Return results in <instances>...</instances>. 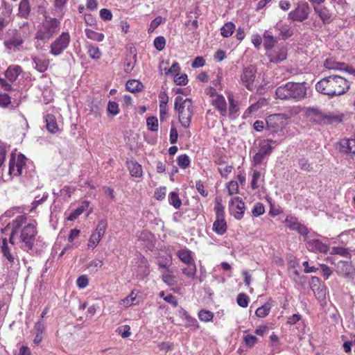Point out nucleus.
Instances as JSON below:
<instances>
[{
	"label": "nucleus",
	"instance_id": "obj_1",
	"mask_svg": "<svg viewBox=\"0 0 355 355\" xmlns=\"http://www.w3.org/2000/svg\"><path fill=\"white\" fill-rule=\"evenodd\" d=\"M36 225L35 221L27 223L26 215L17 216L5 228L10 230V243L14 245L19 239L22 249L32 250L37 234Z\"/></svg>",
	"mask_w": 355,
	"mask_h": 355
},
{
	"label": "nucleus",
	"instance_id": "obj_2",
	"mask_svg": "<svg viewBox=\"0 0 355 355\" xmlns=\"http://www.w3.org/2000/svg\"><path fill=\"white\" fill-rule=\"evenodd\" d=\"M316 90L330 96H339L345 94L349 89V81L340 76H329L315 85Z\"/></svg>",
	"mask_w": 355,
	"mask_h": 355
},
{
	"label": "nucleus",
	"instance_id": "obj_3",
	"mask_svg": "<svg viewBox=\"0 0 355 355\" xmlns=\"http://www.w3.org/2000/svg\"><path fill=\"white\" fill-rule=\"evenodd\" d=\"M175 110L178 112L179 121L184 128H189L193 114V103L190 98L183 99L177 96L175 100Z\"/></svg>",
	"mask_w": 355,
	"mask_h": 355
},
{
	"label": "nucleus",
	"instance_id": "obj_4",
	"mask_svg": "<svg viewBox=\"0 0 355 355\" xmlns=\"http://www.w3.org/2000/svg\"><path fill=\"white\" fill-rule=\"evenodd\" d=\"M60 31V21L55 18H46L39 27L35 39L48 42Z\"/></svg>",
	"mask_w": 355,
	"mask_h": 355
},
{
	"label": "nucleus",
	"instance_id": "obj_5",
	"mask_svg": "<svg viewBox=\"0 0 355 355\" xmlns=\"http://www.w3.org/2000/svg\"><path fill=\"white\" fill-rule=\"evenodd\" d=\"M315 233L309 230V233L305 234L304 241L306 243V247L310 252L314 253H326L328 250L327 244L322 243L315 237Z\"/></svg>",
	"mask_w": 355,
	"mask_h": 355
},
{
	"label": "nucleus",
	"instance_id": "obj_6",
	"mask_svg": "<svg viewBox=\"0 0 355 355\" xmlns=\"http://www.w3.org/2000/svg\"><path fill=\"white\" fill-rule=\"evenodd\" d=\"M71 42L69 32H63L51 44L50 53L58 56L62 54L67 49Z\"/></svg>",
	"mask_w": 355,
	"mask_h": 355
},
{
	"label": "nucleus",
	"instance_id": "obj_7",
	"mask_svg": "<svg viewBox=\"0 0 355 355\" xmlns=\"http://www.w3.org/2000/svg\"><path fill=\"white\" fill-rule=\"evenodd\" d=\"M26 158L22 154H12L9 163V173L11 175L19 176L22 174L26 165Z\"/></svg>",
	"mask_w": 355,
	"mask_h": 355
},
{
	"label": "nucleus",
	"instance_id": "obj_8",
	"mask_svg": "<svg viewBox=\"0 0 355 355\" xmlns=\"http://www.w3.org/2000/svg\"><path fill=\"white\" fill-rule=\"evenodd\" d=\"M287 116L284 114H271L266 119L267 128L272 132L282 130L286 124Z\"/></svg>",
	"mask_w": 355,
	"mask_h": 355
},
{
	"label": "nucleus",
	"instance_id": "obj_9",
	"mask_svg": "<svg viewBox=\"0 0 355 355\" xmlns=\"http://www.w3.org/2000/svg\"><path fill=\"white\" fill-rule=\"evenodd\" d=\"M310 8L306 2L299 3L295 10L288 14V19L293 21H303L309 15Z\"/></svg>",
	"mask_w": 355,
	"mask_h": 355
},
{
	"label": "nucleus",
	"instance_id": "obj_10",
	"mask_svg": "<svg viewBox=\"0 0 355 355\" xmlns=\"http://www.w3.org/2000/svg\"><path fill=\"white\" fill-rule=\"evenodd\" d=\"M257 69L254 66H249L243 69L241 74V83L248 90H253L256 79Z\"/></svg>",
	"mask_w": 355,
	"mask_h": 355
},
{
	"label": "nucleus",
	"instance_id": "obj_11",
	"mask_svg": "<svg viewBox=\"0 0 355 355\" xmlns=\"http://www.w3.org/2000/svg\"><path fill=\"white\" fill-rule=\"evenodd\" d=\"M272 142V141L269 139L260 141L258 152L253 157V161L255 164L261 163L263 159L270 154L273 148L271 146Z\"/></svg>",
	"mask_w": 355,
	"mask_h": 355
},
{
	"label": "nucleus",
	"instance_id": "obj_12",
	"mask_svg": "<svg viewBox=\"0 0 355 355\" xmlns=\"http://www.w3.org/2000/svg\"><path fill=\"white\" fill-rule=\"evenodd\" d=\"M229 209L234 217L240 220L243 218L245 212V204L239 197L232 198L230 202Z\"/></svg>",
	"mask_w": 355,
	"mask_h": 355
},
{
	"label": "nucleus",
	"instance_id": "obj_13",
	"mask_svg": "<svg viewBox=\"0 0 355 355\" xmlns=\"http://www.w3.org/2000/svg\"><path fill=\"white\" fill-rule=\"evenodd\" d=\"M284 223L286 226L291 230H295L303 236L309 233V230L304 225L301 224L298 219L293 216H288Z\"/></svg>",
	"mask_w": 355,
	"mask_h": 355
},
{
	"label": "nucleus",
	"instance_id": "obj_14",
	"mask_svg": "<svg viewBox=\"0 0 355 355\" xmlns=\"http://www.w3.org/2000/svg\"><path fill=\"white\" fill-rule=\"evenodd\" d=\"M324 66L328 69L344 70L355 78V68L345 65L344 63L336 62L333 58H327L324 62Z\"/></svg>",
	"mask_w": 355,
	"mask_h": 355
},
{
	"label": "nucleus",
	"instance_id": "obj_15",
	"mask_svg": "<svg viewBox=\"0 0 355 355\" xmlns=\"http://www.w3.org/2000/svg\"><path fill=\"white\" fill-rule=\"evenodd\" d=\"M335 263L336 271L338 275L344 277H351L353 272V266L352 263L347 261L337 260L336 257L334 258Z\"/></svg>",
	"mask_w": 355,
	"mask_h": 355
},
{
	"label": "nucleus",
	"instance_id": "obj_16",
	"mask_svg": "<svg viewBox=\"0 0 355 355\" xmlns=\"http://www.w3.org/2000/svg\"><path fill=\"white\" fill-rule=\"evenodd\" d=\"M291 98L303 99L306 94V87L304 83H288Z\"/></svg>",
	"mask_w": 355,
	"mask_h": 355
},
{
	"label": "nucleus",
	"instance_id": "obj_17",
	"mask_svg": "<svg viewBox=\"0 0 355 355\" xmlns=\"http://www.w3.org/2000/svg\"><path fill=\"white\" fill-rule=\"evenodd\" d=\"M1 249L3 256L8 261V263H6L8 267H12L13 265L16 263L17 259L15 257V256L10 252V250L8 245L6 238L3 239Z\"/></svg>",
	"mask_w": 355,
	"mask_h": 355
},
{
	"label": "nucleus",
	"instance_id": "obj_18",
	"mask_svg": "<svg viewBox=\"0 0 355 355\" xmlns=\"http://www.w3.org/2000/svg\"><path fill=\"white\" fill-rule=\"evenodd\" d=\"M339 150L342 153L355 155V139H343L339 143Z\"/></svg>",
	"mask_w": 355,
	"mask_h": 355
},
{
	"label": "nucleus",
	"instance_id": "obj_19",
	"mask_svg": "<svg viewBox=\"0 0 355 355\" xmlns=\"http://www.w3.org/2000/svg\"><path fill=\"white\" fill-rule=\"evenodd\" d=\"M177 256L179 259L185 265L191 264L193 263V262H195L194 253L186 247L179 250L177 252Z\"/></svg>",
	"mask_w": 355,
	"mask_h": 355
},
{
	"label": "nucleus",
	"instance_id": "obj_20",
	"mask_svg": "<svg viewBox=\"0 0 355 355\" xmlns=\"http://www.w3.org/2000/svg\"><path fill=\"white\" fill-rule=\"evenodd\" d=\"M313 10L324 24H329L331 21V14L326 7L315 4L313 6Z\"/></svg>",
	"mask_w": 355,
	"mask_h": 355
},
{
	"label": "nucleus",
	"instance_id": "obj_21",
	"mask_svg": "<svg viewBox=\"0 0 355 355\" xmlns=\"http://www.w3.org/2000/svg\"><path fill=\"white\" fill-rule=\"evenodd\" d=\"M211 101V104L216 107L223 116H226L227 114V103L225 97L222 94L216 96V98Z\"/></svg>",
	"mask_w": 355,
	"mask_h": 355
},
{
	"label": "nucleus",
	"instance_id": "obj_22",
	"mask_svg": "<svg viewBox=\"0 0 355 355\" xmlns=\"http://www.w3.org/2000/svg\"><path fill=\"white\" fill-rule=\"evenodd\" d=\"M287 51L285 47L277 48L271 51L268 56L270 62H279L286 58Z\"/></svg>",
	"mask_w": 355,
	"mask_h": 355
},
{
	"label": "nucleus",
	"instance_id": "obj_23",
	"mask_svg": "<svg viewBox=\"0 0 355 355\" xmlns=\"http://www.w3.org/2000/svg\"><path fill=\"white\" fill-rule=\"evenodd\" d=\"M22 69L19 65H10L5 72L6 77L10 81H15L21 73Z\"/></svg>",
	"mask_w": 355,
	"mask_h": 355
},
{
	"label": "nucleus",
	"instance_id": "obj_24",
	"mask_svg": "<svg viewBox=\"0 0 355 355\" xmlns=\"http://www.w3.org/2000/svg\"><path fill=\"white\" fill-rule=\"evenodd\" d=\"M227 229V223L224 218H216L213 223V231L218 235L224 234Z\"/></svg>",
	"mask_w": 355,
	"mask_h": 355
},
{
	"label": "nucleus",
	"instance_id": "obj_25",
	"mask_svg": "<svg viewBox=\"0 0 355 355\" xmlns=\"http://www.w3.org/2000/svg\"><path fill=\"white\" fill-rule=\"evenodd\" d=\"M46 127L51 133H56L59 131L56 119L54 115L47 114L45 116Z\"/></svg>",
	"mask_w": 355,
	"mask_h": 355
},
{
	"label": "nucleus",
	"instance_id": "obj_26",
	"mask_svg": "<svg viewBox=\"0 0 355 355\" xmlns=\"http://www.w3.org/2000/svg\"><path fill=\"white\" fill-rule=\"evenodd\" d=\"M290 89H291L289 88L288 83L282 86H279V87L277 88L275 92L277 97L281 100L291 99V96Z\"/></svg>",
	"mask_w": 355,
	"mask_h": 355
},
{
	"label": "nucleus",
	"instance_id": "obj_27",
	"mask_svg": "<svg viewBox=\"0 0 355 355\" xmlns=\"http://www.w3.org/2000/svg\"><path fill=\"white\" fill-rule=\"evenodd\" d=\"M128 168L132 176L141 178L143 174L141 166L135 161L127 162Z\"/></svg>",
	"mask_w": 355,
	"mask_h": 355
},
{
	"label": "nucleus",
	"instance_id": "obj_28",
	"mask_svg": "<svg viewBox=\"0 0 355 355\" xmlns=\"http://www.w3.org/2000/svg\"><path fill=\"white\" fill-rule=\"evenodd\" d=\"M182 273L189 279L196 278L197 267L195 262L191 264H186V267L182 268Z\"/></svg>",
	"mask_w": 355,
	"mask_h": 355
},
{
	"label": "nucleus",
	"instance_id": "obj_29",
	"mask_svg": "<svg viewBox=\"0 0 355 355\" xmlns=\"http://www.w3.org/2000/svg\"><path fill=\"white\" fill-rule=\"evenodd\" d=\"M276 28L279 31V34L283 39H287L293 35L290 26L282 22L277 23Z\"/></svg>",
	"mask_w": 355,
	"mask_h": 355
},
{
	"label": "nucleus",
	"instance_id": "obj_30",
	"mask_svg": "<svg viewBox=\"0 0 355 355\" xmlns=\"http://www.w3.org/2000/svg\"><path fill=\"white\" fill-rule=\"evenodd\" d=\"M33 60L34 64H35V68L39 72L42 73L46 71L49 64V60L48 59L34 57Z\"/></svg>",
	"mask_w": 355,
	"mask_h": 355
},
{
	"label": "nucleus",
	"instance_id": "obj_31",
	"mask_svg": "<svg viewBox=\"0 0 355 355\" xmlns=\"http://www.w3.org/2000/svg\"><path fill=\"white\" fill-rule=\"evenodd\" d=\"M89 202L88 201H84L81 203L80 206L73 211L69 216L67 217L68 220H76L80 214L83 213L89 207Z\"/></svg>",
	"mask_w": 355,
	"mask_h": 355
},
{
	"label": "nucleus",
	"instance_id": "obj_32",
	"mask_svg": "<svg viewBox=\"0 0 355 355\" xmlns=\"http://www.w3.org/2000/svg\"><path fill=\"white\" fill-rule=\"evenodd\" d=\"M34 329L35 331V336L33 342L35 344L38 345L43 338L44 325L42 322H37L34 327Z\"/></svg>",
	"mask_w": 355,
	"mask_h": 355
},
{
	"label": "nucleus",
	"instance_id": "obj_33",
	"mask_svg": "<svg viewBox=\"0 0 355 355\" xmlns=\"http://www.w3.org/2000/svg\"><path fill=\"white\" fill-rule=\"evenodd\" d=\"M86 48L87 49V53L92 59L98 60L101 58L102 53L97 46L92 44H87Z\"/></svg>",
	"mask_w": 355,
	"mask_h": 355
},
{
	"label": "nucleus",
	"instance_id": "obj_34",
	"mask_svg": "<svg viewBox=\"0 0 355 355\" xmlns=\"http://www.w3.org/2000/svg\"><path fill=\"white\" fill-rule=\"evenodd\" d=\"M85 33L86 37L93 41L95 42H102L103 41L105 36L103 33L96 32L93 30H91L89 28H85Z\"/></svg>",
	"mask_w": 355,
	"mask_h": 355
},
{
	"label": "nucleus",
	"instance_id": "obj_35",
	"mask_svg": "<svg viewBox=\"0 0 355 355\" xmlns=\"http://www.w3.org/2000/svg\"><path fill=\"white\" fill-rule=\"evenodd\" d=\"M320 279L317 277H313L310 281V286L312 291L315 293L318 291V297H323L324 292L320 289Z\"/></svg>",
	"mask_w": 355,
	"mask_h": 355
},
{
	"label": "nucleus",
	"instance_id": "obj_36",
	"mask_svg": "<svg viewBox=\"0 0 355 355\" xmlns=\"http://www.w3.org/2000/svg\"><path fill=\"white\" fill-rule=\"evenodd\" d=\"M136 297L137 295L135 293V291H132L128 296L120 301L119 305L123 306L124 308H128L133 304H137V302H135Z\"/></svg>",
	"mask_w": 355,
	"mask_h": 355
},
{
	"label": "nucleus",
	"instance_id": "obj_37",
	"mask_svg": "<svg viewBox=\"0 0 355 355\" xmlns=\"http://www.w3.org/2000/svg\"><path fill=\"white\" fill-rule=\"evenodd\" d=\"M271 307L272 304L268 302L261 307L258 308L255 311V314L259 318H265L270 313Z\"/></svg>",
	"mask_w": 355,
	"mask_h": 355
},
{
	"label": "nucleus",
	"instance_id": "obj_38",
	"mask_svg": "<svg viewBox=\"0 0 355 355\" xmlns=\"http://www.w3.org/2000/svg\"><path fill=\"white\" fill-rule=\"evenodd\" d=\"M23 43V39L21 36L17 33L9 40L6 42V45L8 48L11 49L12 47H18Z\"/></svg>",
	"mask_w": 355,
	"mask_h": 355
},
{
	"label": "nucleus",
	"instance_id": "obj_39",
	"mask_svg": "<svg viewBox=\"0 0 355 355\" xmlns=\"http://www.w3.org/2000/svg\"><path fill=\"white\" fill-rule=\"evenodd\" d=\"M263 40H264V46L266 49H271L274 47L276 40L272 35L271 33L269 31H266L263 34Z\"/></svg>",
	"mask_w": 355,
	"mask_h": 355
},
{
	"label": "nucleus",
	"instance_id": "obj_40",
	"mask_svg": "<svg viewBox=\"0 0 355 355\" xmlns=\"http://www.w3.org/2000/svg\"><path fill=\"white\" fill-rule=\"evenodd\" d=\"M234 29V24L232 22H227L220 28V33L224 37H228L232 35Z\"/></svg>",
	"mask_w": 355,
	"mask_h": 355
},
{
	"label": "nucleus",
	"instance_id": "obj_41",
	"mask_svg": "<svg viewBox=\"0 0 355 355\" xmlns=\"http://www.w3.org/2000/svg\"><path fill=\"white\" fill-rule=\"evenodd\" d=\"M142 87V84L137 80H130L126 83V89L130 92H136L140 91Z\"/></svg>",
	"mask_w": 355,
	"mask_h": 355
},
{
	"label": "nucleus",
	"instance_id": "obj_42",
	"mask_svg": "<svg viewBox=\"0 0 355 355\" xmlns=\"http://www.w3.org/2000/svg\"><path fill=\"white\" fill-rule=\"evenodd\" d=\"M168 201L170 205H173L175 209H179L182 205L178 194L175 192H171L168 195Z\"/></svg>",
	"mask_w": 355,
	"mask_h": 355
},
{
	"label": "nucleus",
	"instance_id": "obj_43",
	"mask_svg": "<svg viewBox=\"0 0 355 355\" xmlns=\"http://www.w3.org/2000/svg\"><path fill=\"white\" fill-rule=\"evenodd\" d=\"M107 227V223L106 220H104V219L101 220L98 222L97 227L93 233L96 234V235L103 238L105 233V230H106Z\"/></svg>",
	"mask_w": 355,
	"mask_h": 355
},
{
	"label": "nucleus",
	"instance_id": "obj_44",
	"mask_svg": "<svg viewBox=\"0 0 355 355\" xmlns=\"http://www.w3.org/2000/svg\"><path fill=\"white\" fill-rule=\"evenodd\" d=\"M19 12L21 16L27 17L30 12V6L28 0H21L19 6Z\"/></svg>",
	"mask_w": 355,
	"mask_h": 355
},
{
	"label": "nucleus",
	"instance_id": "obj_45",
	"mask_svg": "<svg viewBox=\"0 0 355 355\" xmlns=\"http://www.w3.org/2000/svg\"><path fill=\"white\" fill-rule=\"evenodd\" d=\"M136 62V55L127 58L125 60L124 71L130 73L135 67Z\"/></svg>",
	"mask_w": 355,
	"mask_h": 355
},
{
	"label": "nucleus",
	"instance_id": "obj_46",
	"mask_svg": "<svg viewBox=\"0 0 355 355\" xmlns=\"http://www.w3.org/2000/svg\"><path fill=\"white\" fill-rule=\"evenodd\" d=\"M214 210L216 212V218H224V207L222 205V199L219 197L216 198Z\"/></svg>",
	"mask_w": 355,
	"mask_h": 355
},
{
	"label": "nucleus",
	"instance_id": "obj_47",
	"mask_svg": "<svg viewBox=\"0 0 355 355\" xmlns=\"http://www.w3.org/2000/svg\"><path fill=\"white\" fill-rule=\"evenodd\" d=\"M177 162L178 166L183 169L188 168L190 165V159L186 154L179 155Z\"/></svg>",
	"mask_w": 355,
	"mask_h": 355
},
{
	"label": "nucleus",
	"instance_id": "obj_48",
	"mask_svg": "<svg viewBox=\"0 0 355 355\" xmlns=\"http://www.w3.org/2000/svg\"><path fill=\"white\" fill-rule=\"evenodd\" d=\"M103 265L102 260L94 259L88 264V269L92 272H97Z\"/></svg>",
	"mask_w": 355,
	"mask_h": 355
},
{
	"label": "nucleus",
	"instance_id": "obj_49",
	"mask_svg": "<svg viewBox=\"0 0 355 355\" xmlns=\"http://www.w3.org/2000/svg\"><path fill=\"white\" fill-rule=\"evenodd\" d=\"M102 238L96 234L92 233L89 239L87 247L89 249H94L100 243Z\"/></svg>",
	"mask_w": 355,
	"mask_h": 355
},
{
	"label": "nucleus",
	"instance_id": "obj_50",
	"mask_svg": "<svg viewBox=\"0 0 355 355\" xmlns=\"http://www.w3.org/2000/svg\"><path fill=\"white\" fill-rule=\"evenodd\" d=\"M229 101V109L227 110V112L230 116H232L236 113L239 110L237 104L234 101L233 95L230 94L227 96Z\"/></svg>",
	"mask_w": 355,
	"mask_h": 355
},
{
	"label": "nucleus",
	"instance_id": "obj_51",
	"mask_svg": "<svg viewBox=\"0 0 355 355\" xmlns=\"http://www.w3.org/2000/svg\"><path fill=\"white\" fill-rule=\"evenodd\" d=\"M148 128L153 132L158 130V120L155 116H150L146 120Z\"/></svg>",
	"mask_w": 355,
	"mask_h": 355
},
{
	"label": "nucleus",
	"instance_id": "obj_52",
	"mask_svg": "<svg viewBox=\"0 0 355 355\" xmlns=\"http://www.w3.org/2000/svg\"><path fill=\"white\" fill-rule=\"evenodd\" d=\"M214 313L209 311L202 309L198 313V318L201 321L209 322L213 319Z\"/></svg>",
	"mask_w": 355,
	"mask_h": 355
},
{
	"label": "nucleus",
	"instance_id": "obj_53",
	"mask_svg": "<svg viewBox=\"0 0 355 355\" xmlns=\"http://www.w3.org/2000/svg\"><path fill=\"white\" fill-rule=\"evenodd\" d=\"M116 332L122 338H128L131 335L130 327L127 324L119 327L116 329Z\"/></svg>",
	"mask_w": 355,
	"mask_h": 355
},
{
	"label": "nucleus",
	"instance_id": "obj_54",
	"mask_svg": "<svg viewBox=\"0 0 355 355\" xmlns=\"http://www.w3.org/2000/svg\"><path fill=\"white\" fill-rule=\"evenodd\" d=\"M236 301L240 306L245 308L248 305L249 297L247 295L244 293H240L237 296Z\"/></svg>",
	"mask_w": 355,
	"mask_h": 355
},
{
	"label": "nucleus",
	"instance_id": "obj_55",
	"mask_svg": "<svg viewBox=\"0 0 355 355\" xmlns=\"http://www.w3.org/2000/svg\"><path fill=\"white\" fill-rule=\"evenodd\" d=\"M180 71V67L178 62H174L169 69H164V71L166 74H171L173 76L179 75V72Z\"/></svg>",
	"mask_w": 355,
	"mask_h": 355
},
{
	"label": "nucleus",
	"instance_id": "obj_56",
	"mask_svg": "<svg viewBox=\"0 0 355 355\" xmlns=\"http://www.w3.org/2000/svg\"><path fill=\"white\" fill-rule=\"evenodd\" d=\"M265 212V208L261 203H256L254 206V208L252 210V214L253 216L257 217L262 214H263Z\"/></svg>",
	"mask_w": 355,
	"mask_h": 355
},
{
	"label": "nucleus",
	"instance_id": "obj_57",
	"mask_svg": "<svg viewBox=\"0 0 355 355\" xmlns=\"http://www.w3.org/2000/svg\"><path fill=\"white\" fill-rule=\"evenodd\" d=\"M107 112L114 116L117 115L119 113L118 103L114 101H109L107 104Z\"/></svg>",
	"mask_w": 355,
	"mask_h": 355
},
{
	"label": "nucleus",
	"instance_id": "obj_58",
	"mask_svg": "<svg viewBox=\"0 0 355 355\" xmlns=\"http://www.w3.org/2000/svg\"><path fill=\"white\" fill-rule=\"evenodd\" d=\"M166 45V40L164 37H157L154 40V46L158 51H162L164 49Z\"/></svg>",
	"mask_w": 355,
	"mask_h": 355
},
{
	"label": "nucleus",
	"instance_id": "obj_59",
	"mask_svg": "<svg viewBox=\"0 0 355 355\" xmlns=\"http://www.w3.org/2000/svg\"><path fill=\"white\" fill-rule=\"evenodd\" d=\"M166 193V188L165 187H160L155 189L154 197L157 200H162L165 198Z\"/></svg>",
	"mask_w": 355,
	"mask_h": 355
},
{
	"label": "nucleus",
	"instance_id": "obj_60",
	"mask_svg": "<svg viewBox=\"0 0 355 355\" xmlns=\"http://www.w3.org/2000/svg\"><path fill=\"white\" fill-rule=\"evenodd\" d=\"M261 174L258 171H254L252 174V179L251 182V187L253 189H257L259 187L258 181L261 179Z\"/></svg>",
	"mask_w": 355,
	"mask_h": 355
},
{
	"label": "nucleus",
	"instance_id": "obj_61",
	"mask_svg": "<svg viewBox=\"0 0 355 355\" xmlns=\"http://www.w3.org/2000/svg\"><path fill=\"white\" fill-rule=\"evenodd\" d=\"M163 21L162 17L158 16L154 19L150 24L148 28V33H153Z\"/></svg>",
	"mask_w": 355,
	"mask_h": 355
},
{
	"label": "nucleus",
	"instance_id": "obj_62",
	"mask_svg": "<svg viewBox=\"0 0 355 355\" xmlns=\"http://www.w3.org/2000/svg\"><path fill=\"white\" fill-rule=\"evenodd\" d=\"M227 189L228 191L229 195L232 196L233 194H235L239 191V185L237 182L236 181H231L227 184Z\"/></svg>",
	"mask_w": 355,
	"mask_h": 355
},
{
	"label": "nucleus",
	"instance_id": "obj_63",
	"mask_svg": "<svg viewBox=\"0 0 355 355\" xmlns=\"http://www.w3.org/2000/svg\"><path fill=\"white\" fill-rule=\"evenodd\" d=\"M243 340L245 345L249 347H253L257 341V337L251 334L245 335Z\"/></svg>",
	"mask_w": 355,
	"mask_h": 355
},
{
	"label": "nucleus",
	"instance_id": "obj_64",
	"mask_svg": "<svg viewBox=\"0 0 355 355\" xmlns=\"http://www.w3.org/2000/svg\"><path fill=\"white\" fill-rule=\"evenodd\" d=\"M174 82L178 85H185L188 83L187 76L186 74L175 76Z\"/></svg>",
	"mask_w": 355,
	"mask_h": 355
}]
</instances>
